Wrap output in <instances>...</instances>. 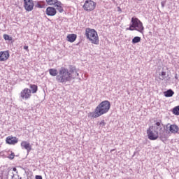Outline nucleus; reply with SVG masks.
I'll use <instances>...</instances> for the list:
<instances>
[{
	"instance_id": "nucleus-28",
	"label": "nucleus",
	"mask_w": 179,
	"mask_h": 179,
	"mask_svg": "<svg viewBox=\"0 0 179 179\" xmlns=\"http://www.w3.org/2000/svg\"><path fill=\"white\" fill-rule=\"evenodd\" d=\"M161 5L162 8H164V6H166V1H162Z\"/></svg>"
},
{
	"instance_id": "nucleus-4",
	"label": "nucleus",
	"mask_w": 179,
	"mask_h": 179,
	"mask_svg": "<svg viewBox=\"0 0 179 179\" xmlns=\"http://www.w3.org/2000/svg\"><path fill=\"white\" fill-rule=\"evenodd\" d=\"M85 36L92 44H99V35L97 34V31H96V30L87 28L85 29Z\"/></svg>"
},
{
	"instance_id": "nucleus-24",
	"label": "nucleus",
	"mask_w": 179,
	"mask_h": 179,
	"mask_svg": "<svg viewBox=\"0 0 179 179\" xmlns=\"http://www.w3.org/2000/svg\"><path fill=\"white\" fill-rule=\"evenodd\" d=\"M3 37L6 41H12V37L9 36L8 34H3Z\"/></svg>"
},
{
	"instance_id": "nucleus-13",
	"label": "nucleus",
	"mask_w": 179,
	"mask_h": 179,
	"mask_svg": "<svg viewBox=\"0 0 179 179\" xmlns=\"http://www.w3.org/2000/svg\"><path fill=\"white\" fill-rule=\"evenodd\" d=\"M21 146L24 149H26V150H27V152H30V150H31V145H30V143H29L27 141H22Z\"/></svg>"
},
{
	"instance_id": "nucleus-12",
	"label": "nucleus",
	"mask_w": 179,
	"mask_h": 179,
	"mask_svg": "<svg viewBox=\"0 0 179 179\" xmlns=\"http://www.w3.org/2000/svg\"><path fill=\"white\" fill-rule=\"evenodd\" d=\"M162 121L160 120L159 122H157L155 124V126L150 127L152 129H154L155 132H157L159 134V131H162Z\"/></svg>"
},
{
	"instance_id": "nucleus-19",
	"label": "nucleus",
	"mask_w": 179,
	"mask_h": 179,
	"mask_svg": "<svg viewBox=\"0 0 179 179\" xmlns=\"http://www.w3.org/2000/svg\"><path fill=\"white\" fill-rule=\"evenodd\" d=\"M55 7L56 8V9L58 10L60 13H62V12H64V8H62V3L61 1H59L57 5L55 6Z\"/></svg>"
},
{
	"instance_id": "nucleus-23",
	"label": "nucleus",
	"mask_w": 179,
	"mask_h": 179,
	"mask_svg": "<svg viewBox=\"0 0 179 179\" xmlns=\"http://www.w3.org/2000/svg\"><path fill=\"white\" fill-rule=\"evenodd\" d=\"M173 113L175 114V115H179V106L173 108Z\"/></svg>"
},
{
	"instance_id": "nucleus-8",
	"label": "nucleus",
	"mask_w": 179,
	"mask_h": 179,
	"mask_svg": "<svg viewBox=\"0 0 179 179\" xmlns=\"http://www.w3.org/2000/svg\"><path fill=\"white\" fill-rule=\"evenodd\" d=\"M20 96L24 100H28L31 96V90L28 88L24 89L20 93Z\"/></svg>"
},
{
	"instance_id": "nucleus-26",
	"label": "nucleus",
	"mask_w": 179,
	"mask_h": 179,
	"mask_svg": "<svg viewBox=\"0 0 179 179\" xmlns=\"http://www.w3.org/2000/svg\"><path fill=\"white\" fill-rule=\"evenodd\" d=\"M161 75H162V76H166V72L165 71H162L161 73ZM161 79H162V80H164V77H162V78H161Z\"/></svg>"
},
{
	"instance_id": "nucleus-33",
	"label": "nucleus",
	"mask_w": 179,
	"mask_h": 179,
	"mask_svg": "<svg viewBox=\"0 0 179 179\" xmlns=\"http://www.w3.org/2000/svg\"><path fill=\"white\" fill-rule=\"evenodd\" d=\"M175 79H178V76H177V74H176V76H175Z\"/></svg>"
},
{
	"instance_id": "nucleus-35",
	"label": "nucleus",
	"mask_w": 179,
	"mask_h": 179,
	"mask_svg": "<svg viewBox=\"0 0 179 179\" xmlns=\"http://www.w3.org/2000/svg\"><path fill=\"white\" fill-rule=\"evenodd\" d=\"M14 176H15V175H13V176H12V178H13Z\"/></svg>"
},
{
	"instance_id": "nucleus-29",
	"label": "nucleus",
	"mask_w": 179,
	"mask_h": 179,
	"mask_svg": "<svg viewBox=\"0 0 179 179\" xmlns=\"http://www.w3.org/2000/svg\"><path fill=\"white\" fill-rule=\"evenodd\" d=\"M35 179H43V176L36 175V176H35Z\"/></svg>"
},
{
	"instance_id": "nucleus-7",
	"label": "nucleus",
	"mask_w": 179,
	"mask_h": 179,
	"mask_svg": "<svg viewBox=\"0 0 179 179\" xmlns=\"http://www.w3.org/2000/svg\"><path fill=\"white\" fill-rule=\"evenodd\" d=\"M24 7L27 12H31L34 8L33 0H24Z\"/></svg>"
},
{
	"instance_id": "nucleus-32",
	"label": "nucleus",
	"mask_w": 179,
	"mask_h": 179,
	"mask_svg": "<svg viewBox=\"0 0 179 179\" xmlns=\"http://www.w3.org/2000/svg\"><path fill=\"white\" fill-rule=\"evenodd\" d=\"M13 171H17V169L16 168H13Z\"/></svg>"
},
{
	"instance_id": "nucleus-31",
	"label": "nucleus",
	"mask_w": 179,
	"mask_h": 179,
	"mask_svg": "<svg viewBox=\"0 0 179 179\" xmlns=\"http://www.w3.org/2000/svg\"><path fill=\"white\" fill-rule=\"evenodd\" d=\"M24 50H29V46H24Z\"/></svg>"
},
{
	"instance_id": "nucleus-1",
	"label": "nucleus",
	"mask_w": 179,
	"mask_h": 179,
	"mask_svg": "<svg viewBox=\"0 0 179 179\" xmlns=\"http://www.w3.org/2000/svg\"><path fill=\"white\" fill-rule=\"evenodd\" d=\"M78 76H79V73L76 71V67L70 65L69 70L65 67H62L59 70V74L56 79L59 83H66V82H71Z\"/></svg>"
},
{
	"instance_id": "nucleus-5",
	"label": "nucleus",
	"mask_w": 179,
	"mask_h": 179,
	"mask_svg": "<svg viewBox=\"0 0 179 179\" xmlns=\"http://www.w3.org/2000/svg\"><path fill=\"white\" fill-rule=\"evenodd\" d=\"M96 5H97L96 2L92 0H86L83 8L86 12H92L96 9Z\"/></svg>"
},
{
	"instance_id": "nucleus-30",
	"label": "nucleus",
	"mask_w": 179,
	"mask_h": 179,
	"mask_svg": "<svg viewBox=\"0 0 179 179\" xmlns=\"http://www.w3.org/2000/svg\"><path fill=\"white\" fill-rule=\"evenodd\" d=\"M36 7H37V8H43V5H41V4H40V3H38V4L36 5Z\"/></svg>"
},
{
	"instance_id": "nucleus-10",
	"label": "nucleus",
	"mask_w": 179,
	"mask_h": 179,
	"mask_svg": "<svg viewBox=\"0 0 179 179\" xmlns=\"http://www.w3.org/2000/svg\"><path fill=\"white\" fill-rule=\"evenodd\" d=\"M18 141L19 138L10 136L7 137L6 140V143H8V145H16Z\"/></svg>"
},
{
	"instance_id": "nucleus-22",
	"label": "nucleus",
	"mask_w": 179,
	"mask_h": 179,
	"mask_svg": "<svg viewBox=\"0 0 179 179\" xmlns=\"http://www.w3.org/2000/svg\"><path fill=\"white\" fill-rule=\"evenodd\" d=\"M141 42V37L139 36H135L133 39H132V43L133 44H136L138 43Z\"/></svg>"
},
{
	"instance_id": "nucleus-21",
	"label": "nucleus",
	"mask_w": 179,
	"mask_h": 179,
	"mask_svg": "<svg viewBox=\"0 0 179 179\" xmlns=\"http://www.w3.org/2000/svg\"><path fill=\"white\" fill-rule=\"evenodd\" d=\"M30 89H31V93H37L38 90V87L36 85H30Z\"/></svg>"
},
{
	"instance_id": "nucleus-27",
	"label": "nucleus",
	"mask_w": 179,
	"mask_h": 179,
	"mask_svg": "<svg viewBox=\"0 0 179 179\" xmlns=\"http://www.w3.org/2000/svg\"><path fill=\"white\" fill-rule=\"evenodd\" d=\"M99 125H101V127H104L106 125V122H104V120H102L100 123Z\"/></svg>"
},
{
	"instance_id": "nucleus-34",
	"label": "nucleus",
	"mask_w": 179,
	"mask_h": 179,
	"mask_svg": "<svg viewBox=\"0 0 179 179\" xmlns=\"http://www.w3.org/2000/svg\"><path fill=\"white\" fill-rule=\"evenodd\" d=\"M169 125H170V124H168L166 125V128H169Z\"/></svg>"
},
{
	"instance_id": "nucleus-20",
	"label": "nucleus",
	"mask_w": 179,
	"mask_h": 179,
	"mask_svg": "<svg viewBox=\"0 0 179 179\" xmlns=\"http://www.w3.org/2000/svg\"><path fill=\"white\" fill-rule=\"evenodd\" d=\"M45 1H46V3H48V5H50V6L54 5V6H55L57 5V3H58L59 2V1H58V0H45Z\"/></svg>"
},
{
	"instance_id": "nucleus-3",
	"label": "nucleus",
	"mask_w": 179,
	"mask_h": 179,
	"mask_svg": "<svg viewBox=\"0 0 179 179\" xmlns=\"http://www.w3.org/2000/svg\"><path fill=\"white\" fill-rule=\"evenodd\" d=\"M131 24L129 28H127V30H130L133 31V30H136L139 31V33H143L144 27L142 22L139 20L137 17H132L131 20Z\"/></svg>"
},
{
	"instance_id": "nucleus-6",
	"label": "nucleus",
	"mask_w": 179,
	"mask_h": 179,
	"mask_svg": "<svg viewBox=\"0 0 179 179\" xmlns=\"http://www.w3.org/2000/svg\"><path fill=\"white\" fill-rule=\"evenodd\" d=\"M148 139L150 141H156L157 138H159V133L155 131L151 127H150L149 129L147 131Z\"/></svg>"
},
{
	"instance_id": "nucleus-14",
	"label": "nucleus",
	"mask_w": 179,
	"mask_h": 179,
	"mask_svg": "<svg viewBox=\"0 0 179 179\" xmlns=\"http://www.w3.org/2000/svg\"><path fill=\"white\" fill-rule=\"evenodd\" d=\"M78 36L75 34H69L67 36V41H69V43H74V41H76Z\"/></svg>"
},
{
	"instance_id": "nucleus-25",
	"label": "nucleus",
	"mask_w": 179,
	"mask_h": 179,
	"mask_svg": "<svg viewBox=\"0 0 179 179\" xmlns=\"http://www.w3.org/2000/svg\"><path fill=\"white\" fill-rule=\"evenodd\" d=\"M8 158L10 160L15 159V153L12 152L10 155H8Z\"/></svg>"
},
{
	"instance_id": "nucleus-16",
	"label": "nucleus",
	"mask_w": 179,
	"mask_h": 179,
	"mask_svg": "<svg viewBox=\"0 0 179 179\" xmlns=\"http://www.w3.org/2000/svg\"><path fill=\"white\" fill-rule=\"evenodd\" d=\"M179 128L176 124H171L169 125V131L172 134H177L178 132Z\"/></svg>"
},
{
	"instance_id": "nucleus-11",
	"label": "nucleus",
	"mask_w": 179,
	"mask_h": 179,
	"mask_svg": "<svg viewBox=\"0 0 179 179\" xmlns=\"http://www.w3.org/2000/svg\"><path fill=\"white\" fill-rule=\"evenodd\" d=\"M9 52L8 51L0 52V62L6 61L9 58Z\"/></svg>"
},
{
	"instance_id": "nucleus-2",
	"label": "nucleus",
	"mask_w": 179,
	"mask_h": 179,
	"mask_svg": "<svg viewBox=\"0 0 179 179\" xmlns=\"http://www.w3.org/2000/svg\"><path fill=\"white\" fill-rule=\"evenodd\" d=\"M111 107V103L108 101H103L95 108L94 112L90 113V115L92 118H99L103 114H107L108 111H110Z\"/></svg>"
},
{
	"instance_id": "nucleus-18",
	"label": "nucleus",
	"mask_w": 179,
	"mask_h": 179,
	"mask_svg": "<svg viewBox=\"0 0 179 179\" xmlns=\"http://www.w3.org/2000/svg\"><path fill=\"white\" fill-rule=\"evenodd\" d=\"M165 97H173L174 95V91L173 90H168L164 92Z\"/></svg>"
},
{
	"instance_id": "nucleus-17",
	"label": "nucleus",
	"mask_w": 179,
	"mask_h": 179,
	"mask_svg": "<svg viewBox=\"0 0 179 179\" xmlns=\"http://www.w3.org/2000/svg\"><path fill=\"white\" fill-rule=\"evenodd\" d=\"M49 73L51 76H58V73H59V71L55 69H49Z\"/></svg>"
},
{
	"instance_id": "nucleus-36",
	"label": "nucleus",
	"mask_w": 179,
	"mask_h": 179,
	"mask_svg": "<svg viewBox=\"0 0 179 179\" xmlns=\"http://www.w3.org/2000/svg\"><path fill=\"white\" fill-rule=\"evenodd\" d=\"M138 1H142V0H138Z\"/></svg>"
},
{
	"instance_id": "nucleus-15",
	"label": "nucleus",
	"mask_w": 179,
	"mask_h": 179,
	"mask_svg": "<svg viewBox=\"0 0 179 179\" xmlns=\"http://www.w3.org/2000/svg\"><path fill=\"white\" fill-rule=\"evenodd\" d=\"M159 138L162 142H164V141H167V138H169V136L167 135V133L164 131V130L159 131Z\"/></svg>"
},
{
	"instance_id": "nucleus-9",
	"label": "nucleus",
	"mask_w": 179,
	"mask_h": 179,
	"mask_svg": "<svg viewBox=\"0 0 179 179\" xmlns=\"http://www.w3.org/2000/svg\"><path fill=\"white\" fill-rule=\"evenodd\" d=\"M45 13L48 16H55L57 15V9L54 7L49 6L46 8Z\"/></svg>"
}]
</instances>
